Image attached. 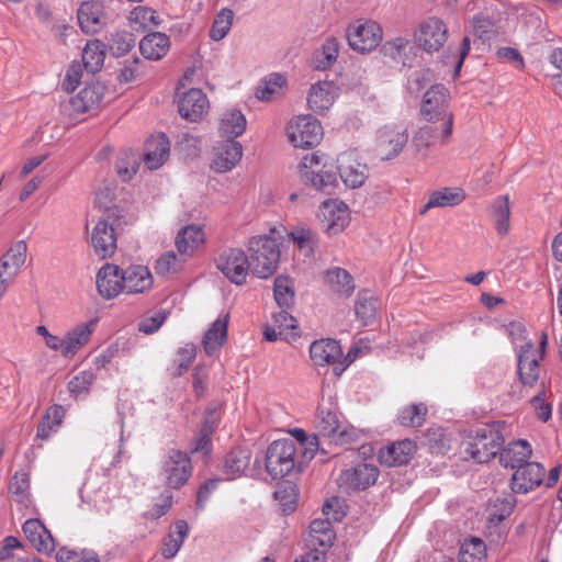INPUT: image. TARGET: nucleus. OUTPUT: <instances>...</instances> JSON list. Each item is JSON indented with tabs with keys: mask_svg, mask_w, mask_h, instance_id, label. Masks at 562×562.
<instances>
[{
	"mask_svg": "<svg viewBox=\"0 0 562 562\" xmlns=\"http://www.w3.org/2000/svg\"><path fill=\"white\" fill-rule=\"evenodd\" d=\"M79 25L86 34L101 32L109 22V15L101 1L91 0L80 4L78 12Z\"/></svg>",
	"mask_w": 562,
	"mask_h": 562,
	"instance_id": "nucleus-18",
	"label": "nucleus"
},
{
	"mask_svg": "<svg viewBox=\"0 0 562 562\" xmlns=\"http://www.w3.org/2000/svg\"><path fill=\"white\" fill-rule=\"evenodd\" d=\"M94 380L93 372L81 371L69 381L68 390L75 398L82 397L88 394Z\"/></svg>",
	"mask_w": 562,
	"mask_h": 562,
	"instance_id": "nucleus-55",
	"label": "nucleus"
},
{
	"mask_svg": "<svg viewBox=\"0 0 562 562\" xmlns=\"http://www.w3.org/2000/svg\"><path fill=\"white\" fill-rule=\"evenodd\" d=\"M123 279V270L119 266L104 265L98 271L95 279L99 294L105 300L114 299L124 291Z\"/></svg>",
	"mask_w": 562,
	"mask_h": 562,
	"instance_id": "nucleus-25",
	"label": "nucleus"
},
{
	"mask_svg": "<svg viewBox=\"0 0 562 562\" xmlns=\"http://www.w3.org/2000/svg\"><path fill=\"white\" fill-rule=\"evenodd\" d=\"M408 142V131L403 124H386L375 134L374 149L382 160L397 157Z\"/></svg>",
	"mask_w": 562,
	"mask_h": 562,
	"instance_id": "nucleus-8",
	"label": "nucleus"
},
{
	"mask_svg": "<svg viewBox=\"0 0 562 562\" xmlns=\"http://www.w3.org/2000/svg\"><path fill=\"white\" fill-rule=\"evenodd\" d=\"M189 525L186 520L179 519L170 528L169 532L162 540L161 554L166 559H173L189 535Z\"/></svg>",
	"mask_w": 562,
	"mask_h": 562,
	"instance_id": "nucleus-37",
	"label": "nucleus"
},
{
	"mask_svg": "<svg viewBox=\"0 0 562 562\" xmlns=\"http://www.w3.org/2000/svg\"><path fill=\"white\" fill-rule=\"evenodd\" d=\"M485 552V543L479 538H472L461 546L459 562H481Z\"/></svg>",
	"mask_w": 562,
	"mask_h": 562,
	"instance_id": "nucleus-53",
	"label": "nucleus"
},
{
	"mask_svg": "<svg viewBox=\"0 0 562 562\" xmlns=\"http://www.w3.org/2000/svg\"><path fill=\"white\" fill-rule=\"evenodd\" d=\"M286 83L284 76L270 74L256 88L255 95L260 101H271L279 95Z\"/></svg>",
	"mask_w": 562,
	"mask_h": 562,
	"instance_id": "nucleus-44",
	"label": "nucleus"
},
{
	"mask_svg": "<svg viewBox=\"0 0 562 562\" xmlns=\"http://www.w3.org/2000/svg\"><path fill=\"white\" fill-rule=\"evenodd\" d=\"M289 237L297 245L299 249L305 251L306 255L313 252L317 244V234L304 225L294 227L290 232Z\"/></svg>",
	"mask_w": 562,
	"mask_h": 562,
	"instance_id": "nucleus-50",
	"label": "nucleus"
},
{
	"mask_svg": "<svg viewBox=\"0 0 562 562\" xmlns=\"http://www.w3.org/2000/svg\"><path fill=\"white\" fill-rule=\"evenodd\" d=\"M302 454L292 439L276 440L267 449L266 469L273 479H282L295 469L301 470Z\"/></svg>",
	"mask_w": 562,
	"mask_h": 562,
	"instance_id": "nucleus-6",
	"label": "nucleus"
},
{
	"mask_svg": "<svg viewBox=\"0 0 562 562\" xmlns=\"http://www.w3.org/2000/svg\"><path fill=\"white\" fill-rule=\"evenodd\" d=\"M504 438L499 429L484 426L471 431L461 443V452L467 459L484 463L494 458L501 450Z\"/></svg>",
	"mask_w": 562,
	"mask_h": 562,
	"instance_id": "nucleus-3",
	"label": "nucleus"
},
{
	"mask_svg": "<svg viewBox=\"0 0 562 562\" xmlns=\"http://www.w3.org/2000/svg\"><path fill=\"white\" fill-rule=\"evenodd\" d=\"M415 36L424 50L438 52L448 40V27L442 20L430 16L420 22Z\"/></svg>",
	"mask_w": 562,
	"mask_h": 562,
	"instance_id": "nucleus-15",
	"label": "nucleus"
},
{
	"mask_svg": "<svg viewBox=\"0 0 562 562\" xmlns=\"http://www.w3.org/2000/svg\"><path fill=\"white\" fill-rule=\"evenodd\" d=\"M296 169L301 181L317 191L330 193L337 184L335 167L319 150L304 155Z\"/></svg>",
	"mask_w": 562,
	"mask_h": 562,
	"instance_id": "nucleus-1",
	"label": "nucleus"
},
{
	"mask_svg": "<svg viewBox=\"0 0 562 562\" xmlns=\"http://www.w3.org/2000/svg\"><path fill=\"white\" fill-rule=\"evenodd\" d=\"M339 54V44L336 38H328L323 44L319 57L316 59L317 69H326L333 65Z\"/></svg>",
	"mask_w": 562,
	"mask_h": 562,
	"instance_id": "nucleus-57",
	"label": "nucleus"
},
{
	"mask_svg": "<svg viewBox=\"0 0 562 562\" xmlns=\"http://www.w3.org/2000/svg\"><path fill=\"white\" fill-rule=\"evenodd\" d=\"M331 508V502H327L323 507L326 519H314L310 525V539L308 542L312 547H319L326 550L331 546L334 540V531L331 529L329 519V509Z\"/></svg>",
	"mask_w": 562,
	"mask_h": 562,
	"instance_id": "nucleus-32",
	"label": "nucleus"
},
{
	"mask_svg": "<svg viewBox=\"0 0 562 562\" xmlns=\"http://www.w3.org/2000/svg\"><path fill=\"white\" fill-rule=\"evenodd\" d=\"M251 272L261 279L271 277L278 268L280 260V244L270 235H258L249 238L247 243Z\"/></svg>",
	"mask_w": 562,
	"mask_h": 562,
	"instance_id": "nucleus-2",
	"label": "nucleus"
},
{
	"mask_svg": "<svg viewBox=\"0 0 562 562\" xmlns=\"http://www.w3.org/2000/svg\"><path fill=\"white\" fill-rule=\"evenodd\" d=\"M532 456L531 445L525 439H518L509 442L504 449L499 450V462L505 468L517 470L529 462Z\"/></svg>",
	"mask_w": 562,
	"mask_h": 562,
	"instance_id": "nucleus-28",
	"label": "nucleus"
},
{
	"mask_svg": "<svg viewBox=\"0 0 562 562\" xmlns=\"http://www.w3.org/2000/svg\"><path fill=\"white\" fill-rule=\"evenodd\" d=\"M243 157V146L237 140L226 139L213 149L211 168L216 172L231 171Z\"/></svg>",
	"mask_w": 562,
	"mask_h": 562,
	"instance_id": "nucleus-22",
	"label": "nucleus"
},
{
	"mask_svg": "<svg viewBox=\"0 0 562 562\" xmlns=\"http://www.w3.org/2000/svg\"><path fill=\"white\" fill-rule=\"evenodd\" d=\"M338 95L339 88L333 81H318L307 92V106L314 113L323 115L333 106Z\"/></svg>",
	"mask_w": 562,
	"mask_h": 562,
	"instance_id": "nucleus-20",
	"label": "nucleus"
},
{
	"mask_svg": "<svg viewBox=\"0 0 562 562\" xmlns=\"http://www.w3.org/2000/svg\"><path fill=\"white\" fill-rule=\"evenodd\" d=\"M166 318H167V313L165 311L155 312L154 314L144 317L139 322L138 329H139V331H142L146 335L154 334L161 327V325L165 323Z\"/></svg>",
	"mask_w": 562,
	"mask_h": 562,
	"instance_id": "nucleus-60",
	"label": "nucleus"
},
{
	"mask_svg": "<svg viewBox=\"0 0 562 562\" xmlns=\"http://www.w3.org/2000/svg\"><path fill=\"white\" fill-rule=\"evenodd\" d=\"M123 285L127 293H144L153 286V276L145 266H131L123 270Z\"/></svg>",
	"mask_w": 562,
	"mask_h": 562,
	"instance_id": "nucleus-33",
	"label": "nucleus"
},
{
	"mask_svg": "<svg viewBox=\"0 0 562 562\" xmlns=\"http://www.w3.org/2000/svg\"><path fill=\"white\" fill-rule=\"evenodd\" d=\"M130 23L134 30L145 31L158 26L159 18L153 9L138 5L131 12Z\"/></svg>",
	"mask_w": 562,
	"mask_h": 562,
	"instance_id": "nucleus-47",
	"label": "nucleus"
},
{
	"mask_svg": "<svg viewBox=\"0 0 562 562\" xmlns=\"http://www.w3.org/2000/svg\"><path fill=\"white\" fill-rule=\"evenodd\" d=\"M97 323L98 318H92L70 328L63 337L61 356L65 358H72L77 355V352L90 340Z\"/></svg>",
	"mask_w": 562,
	"mask_h": 562,
	"instance_id": "nucleus-24",
	"label": "nucleus"
},
{
	"mask_svg": "<svg viewBox=\"0 0 562 562\" xmlns=\"http://www.w3.org/2000/svg\"><path fill=\"white\" fill-rule=\"evenodd\" d=\"M450 137H443L442 124L427 123L418 127L412 136V148L419 158H426L429 155V149L437 145H445L449 142Z\"/></svg>",
	"mask_w": 562,
	"mask_h": 562,
	"instance_id": "nucleus-19",
	"label": "nucleus"
},
{
	"mask_svg": "<svg viewBox=\"0 0 562 562\" xmlns=\"http://www.w3.org/2000/svg\"><path fill=\"white\" fill-rule=\"evenodd\" d=\"M247 120L241 111L231 109L221 115L218 132L222 137L235 140L245 132Z\"/></svg>",
	"mask_w": 562,
	"mask_h": 562,
	"instance_id": "nucleus-38",
	"label": "nucleus"
},
{
	"mask_svg": "<svg viewBox=\"0 0 562 562\" xmlns=\"http://www.w3.org/2000/svg\"><path fill=\"white\" fill-rule=\"evenodd\" d=\"M274 497L279 501L282 512L290 514L294 512L296 506L295 493L293 487H281L274 493Z\"/></svg>",
	"mask_w": 562,
	"mask_h": 562,
	"instance_id": "nucleus-64",
	"label": "nucleus"
},
{
	"mask_svg": "<svg viewBox=\"0 0 562 562\" xmlns=\"http://www.w3.org/2000/svg\"><path fill=\"white\" fill-rule=\"evenodd\" d=\"M546 475L544 467L539 462H528L514 471L510 487L514 493L527 494L539 487Z\"/></svg>",
	"mask_w": 562,
	"mask_h": 562,
	"instance_id": "nucleus-17",
	"label": "nucleus"
},
{
	"mask_svg": "<svg viewBox=\"0 0 562 562\" xmlns=\"http://www.w3.org/2000/svg\"><path fill=\"white\" fill-rule=\"evenodd\" d=\"M27 254V245L24 240L14 243L9 250L3 255L13 266V268L21 269L25 263Z\"/></svg>",
	"mask_w": 562,
	"mask_h": 562,
	"instance_id": "nucleus-61",
	"label": "nucleus"
},
{
	"mask_svg": "<svg viewBox=\"0 0 562 562\" xmlns=\"http://www.w3.org/2000/svg\"><path fill=\"white\" fill-rule=\"evenodd\" d=\"M228 316L218 317L207 329L203 338V347L207 355H213L227 337Z\"/></svg>",
	"mask_w": 562,
	"mask_h": 562,
	"instance_id": "nucleus-40",
	"label": "nucleus"
},
{
	"mask_svg": "<svg viewBox=\"0 0 562 562\" xmlns=\"http://www.w3.org/2000/svg\"><path fill=\"white\" fill-rule=\"evenodd\" d=\"M170 143L165 134L151 136L145 146L144 162L150 170L160 168L168 159Z\"/></svg>",
	"mask_w": 562,
	"mask_h": 562,
	"instance_id": "nucleus-30",
	"label": "nucleus"
},
{
	"mask_svg": "<svg viewBox=\"0 0 562 562\" xmlns=\"http://www.w3.org/2000/svg\"><path fill=\"white\" fill-rule=\"evenodd\" d=\"M415 452V442L404 439L380 449L379 460L387 467H398L408 463Z\"/></svg>",
	"mask_w": 562,
	"mask_h": 562,
	"instance_id": "nucleus-27",
	"label": "nucleus"
},
{
	"mask_svg": "<svg viewBox=\"0 0 562 562\" xmlns=\"http://www.w3.org/2000/svg\"><path fill=\"white\" fill-rule=\"evenodd\" d=\"M427 407L425 404H411L404 407L397 415L402 426L418 427L425 422Z\"/></svg>",
	"mask_w": 562,
	"mask_h": 562,
	"instance_id": "nucleus-51",
	"label": "nucleus"
},
{
	"mask_svg": "<svg viewBox=\"0 0 562 562\" xmlns=\"http://www.w3.org/2000/svg\"><path fill=\"white\" fill-rule=\"evenodd\" d=\"M217 269L234 284L246 282L249 270V260L244 250L232 248L220 255L216 260Z\"/></svg>",
	"mask_w": 562,
	"mask_h": 562,
	"instance_id": "nucleus-13",
	"label": "nucleus"
},
{
	"mask_svg": "<svg viewBox=\"0 0 562 562\" xmlns=\"http://www.w3.org/2000/svg\"><path fill=\"white\" fill-rule=\"evenodd\" d=\"M138 157L133 153H123L116 161V172L123 181H128L138 169Z\"/></svg>",
	"mask_w": 562,
	"mask_h": 562,
	"instance_id": "nucleus-56",
	"label": "nucleus"
},
{
	"mask_svg": "<svg viewBox=\"0 0 562 562\" xmlns=\"http://www.w3.org/2000/svg\"><path fill=\"white\" fill-rule=\"evenodd\" d=\"M273 295L280 308H290L294 303L293 282L284 276L274 279Z\"/></svg>",
	"mask_w": 562,
	"mask_h": 562,
	"instance_id": "nucleus-48",
	"label": "nucleus"
},
{
	"mask_svg": "<svg viewBox=\"0 0 562 562\" xmlns=\"http://www.w3.org/2000/svg\"><path fill=\"white\" fill-rule=\"evenodd\" d=\"M379 475V469L369 463H359L353 468L341 471L337 482L339 487L349 490H366L373 485Z\"/></svg>",
	"mask_w": 562,
	"mask_h": 562,
	"instance_id": "nucleus-16",
	"label": "nucleus"
},
{
	"mask_svg": "<svg viewBox=\"0 0 562 562\" xmlns=\"http://www.w3.org/2000/svg\"><path fill=\"white\" fill-rule=\"evenodd\" d=\"M178 109L183 119L198 122L209 113L210 102L202 90L192 88L179 98Z\"/></svg>",
	"mask_w": 562,
	"mask_h": 562,
	"instance_id": "nucleus-21",
	"label": "nucleus"
},
{
	"mask_svg": "<svg viewBox=\"0 0 562 562\" xmlns=\"http://www.w3.org/2000/svg\"><path fill=\"white\" fill-rule=\"evenodd\" d=\"M233 19L234 13L232 10L226 8L222 9L215 15L212 27L210 30V37L215 42L223 40L232 29Z\"/></svg>",
	"mask_w": 562,
	"mask_h": 562,
	"instance_id": "nucleus-52",
	"label": "nucleus"
},
{
	"mask_svg": "<svg viewBox=\"0 0 562 562\" xmlns=\"http://www.w3.org/2000/svg\"><path fill=\"white\" fill-rule=\"evenodd\" d=\"M195 355L196 349L193 345H187L180 348L175 359L176 371L172 374L179 376L186 372L195 359Z\"/></svg>",
	"mask_w": 562,
	"mask_h": 562,
	"instance_id": "nucleus-58",
	"label": "nucleus"
},
{
	"mask_svg": "<svg viewBox=\"0 0 562 562\" xmlns=\"http://www.w3.org/2000/svg\"><path fill=\"white\" fill-rule=\"evenodd\" d=\"M186 265V258L175 251L162 254L156 261L155 271L159 276H169L180 272Z\"/></svg>",
	"mask_w": 562,
	"mask_h": 562,
	"instance_id": "nucleus-49",
	"label": "nucleus"
},
{
	"mask_svg": "<svg viewBox=\"0 0 562 562\" xmlns=\"http://www.w3.org/2000/svg\"><path fill=\"white\" fill-rule=\"evenodd\" d=\"M383 37V31L379 23L371 20H358L347 29L349 46L359 53H369L375 49Z\"/></svg>",
	"mask_w": 562,
	"mask_h": 562,
	"instance_id": "nucleus-11",
	"label": "nucleus"
},
{
	"mask_svg": "<svg viewBox=\"0 0 562 562\" xmlns=\"http://www.w3.org/2000/svg\"><path fill=\"white\" fill-rule=\"evenodd\" d=\"M205 235L201 226L187 225L182 227L176 237V247L178 252L186 257H192L195 251L204 244Z\"/></svg>",
	"mask_w": 562,
	"mask_h": 562,
	"instance_id": "nucleus-31",
	"label": "nucleus"
},
{
	"mask_svg": "<svg viewBox=\"0 0 562 562\" xmlns=\"http://www.w3.org/2000/svg\"><path fill=\"white\" fill-rule=\"evenodd\" d=\"M172 495L169 492H164L160 495L158 503L154 504L145 514L146 519H158L167 514L172 505Z\"/></svg>",
	"mask_w": 562,
	"mask_h": 562,
	"instance_id": "nucleus-63",
	"label": "nucleus"
},
{
	"mask_svg": "<svg viewBox=\"0 0 562 562\" xmlns=\"http://www.w3.org/2000/svg\"><path fill=\"white\" fill-rule=\"evenodd\" d=\"M310 356L314 364L324 367L336 363L342 357V350L335 339H321L311 345Z\"/></svg>",
	"mask_w": 562,
	"mask_h": 562,
	"instance_id": "nucleus-34",
	"label": "nucleus"
},
{
	"mask_svg": "<svg viewBox=\"0 0 562 562\" xmlns=\"http://www.w3.org/2000/svg\"><path fill=\"white\" fill-rule=\"evenodd\" d=\"M105 86L92 82L81 89L76 95L60 102V115L66 124L74 125L88 112L98 110L105 95Z\"/></svg>",
	"mask_w": 562,
	"mask_h": 562,
	"instance_id": "nucleus-4",
	"label": "nucleus"
},
{
	"mask_svg": "<svg viewBox=\"0 0 562 562\" xmlns=\"http://www.w3.org/2000/svg\"><path fill=\"white\" fill-rule=\"evenodd\" d=\"M23 532L32 546L40 552L50 553L55 541L49 530L40 519H29L23 524Z\"/></svg>",
	"mask_w": 562,
	"mask_h": 562,
	"instance_id": "nucleus-29",
	"label": "nucleus"
},
{
	"mask_svg": "<svg viewBox=\"0 0 562 562\" xmlns=\"http://www.w3.org/2000/svg\"><path fill=\"white\" fill-rule=\"evenodd\" d=\"M105 59V44L100 40L89 41L82 50V66L87 71L95 74Z\"/></svg>",
	"mask_w": 562,
	"mask_h": 562,
	"instance_id": "nucleus-42",
	"label": "nucleus"
},
{
	"mask_svg": "<svg viewBox=\"0 0 562 562\" xmlns=\"http://www.w3.org/2000/svg\"><path fill=\"white\" fill-rule=\"evenodd\" d=\"M547 346V335H541L540 349L531 341L520 346L518 351V374L524 385H533L539 378V360L542 359Z\"/></svg>",
	"mask_w": 562,
	"mask_h": 562,
	"instance_id": "nucleus-12",
	"label": "nucleus"
},
{
	"mask_svg": "<svg viewBox=\"0 0 562 562\" xmlns=\"http://www.w3.org/2000/svg\"><path fill=\"white\" fill-rule=\"evenodd\" d=\"M191 473V460L186 452L171 449L166 453L159 475L167 487H181L188 482Z\"/></svg>",
	"mask_w": 562,
	"mask_h": 562,
	"instance_id": "nucleus-9",
	"label": "nucleus"
},
{
	"mask_svg": "<svg viewBox=\"0 0 562 562\" xmlns=\"http://www.w3.org/2000/svg\"><path fill=\"white\" fill-rule=\"evenodd\" d=\"M379 307V301L371 293H359L355 310L363 325H369L375 319Z\"/></svg>",
	"mask_w": 562,
	"mask_h": 562,
	"instance_id": "nucleus-46",
	"label": "nucleus"
},
{
	"mask_svg": "<svg viewBox=\"0 0 562 562\" xmlns=\"http://www.w3.org/2000/svg\"><path fill=\"white\" fill-rule=\"evenodd\" d=\"M325 282L333 292L339 295L349 296L355 290L352 277L342 268L335 267L327 270Z\"/></svg>",
	"mask_w": 562,
	"mask_h": 562,
	"instance_id": "nucleus-41",
	"label": "nucleus"
},
{
	"mask_svg": "<svg viewBox=\"0 0 562 562\" xmlns=\"http://www.w3.org/2000/svg\"><path fill=\"white\" fill-rule=\"evenodd\" d=\"M251 452L247 448H235L229 451L223 462V473L227 480L240 477L249 469Z\"/></svg>",
	"mask_w": 562,
	"mask_h": 562,
	"instance_id": "nucleus-35",
	"label": "nucleus"
},
{
	"mask_svg": "<svg viewBox=\"0 0 562 562\" xmlns=\"http://www.w3.org/2000/svg\"><path fill=\"white\" fill-rule=\"evenodd\" d=\"M318 218L323 229L328 235H337L341 233L350 222L348 205L339 200H326L319 206Z\"/></svg>",
	"mask_w": 562,
	"mask_h": 562,
	"instance_id": "nucleus-14",
	"label": "nucleus"
},
{
	"mask_svg": "<svg viewBox=\"0 0 562 562\" xmlns=\"http://www.w3.org/2000/svg\"><path fill=\"white\" fill-rule=\"evenodd\" d=\"M496 57L501 63H509L519 70L525 69V59L519 50L514 47H499L496 50Z\"/></svg>",
	"mask_w": 562,
	"mask_h": 562,
	"instance_id": "nucleus-62",
	"label": "nucleus"
},
{
	"mask_svg": "<svg viewBox=\"0 0 562 562\" xmlns=\"http://www.w3.org/2000/svg\"><path fill=\"white\" fill-rule=\"evenodd\" d=\"M338 170L342 182L351 189L360 188L368 178L367 165L360 162L352 151L339 156Z\"/></svg>",
	"mask_w": 562,
	"mask_h": 562,
	"instance_id": "nucleus-23",
	"label": "nucleus"
},
{
	"mask_svg": "<svg viewBox=\"0 0 562 562\" xmlns=\"http://www.w3.org/2000/svg\"><path fill=\"white\" fill-rule=\"evenodd\" d=\"M491 217L499 236L509 232L510 207L508 195L497 196L491 205Z\"/></svg>",
	"mask_w": 562,
	"mask_h": 562,
	"instance_id": "nucleus-39",
	"label": "nucleus"
},
{
	"mask_svg": "<svg viewBox=\"0 0 562 562\" xmlns=\"http://www.w3.org/2000/svg\"><path fill=\"white\" fill-rule=\"evenodd\" d=\"M420 115L428 123L442 124L443 137H451L453 115L449 111V91L445 86L434 85L425 92L420 103Z\"/></svg>",
	"mask_w": 562,
	"mask_h": 562,
	"instance_id": "nucleus-5",
	"label": "nucleus"
},
{
	"mask_svg": "<svg viewBox=\"0 0 562 562\" xmlns=\"http://www.w3.org/2000/svg\"><path fill=\"white\" fill-rule=\"evenodd\" d=\"M135 45L133 34L121 31L111 35L108 46L113 56L120 57L127 54Z\"/></svg>",
	"mask_w": 562,
	"mask_h": 562,
	"instance_id": "nucleus-54",
	"label": "nucleus"
},
{
	"mask_svg": "<svg viewBox=\"0 0 562 562\" xmlns=\"http://www.w3.org/2000/svg\"><path fill=\"white\" fill-rule=\"evenodd\" d=\"M465 199V193L460 188H443L435 191L428 199V207H446L454 206L462 203Z\"/></svg>",
	"mask_w": 562,
	"mask_h": 562,
	"instance_id": "nucleus-45",
	"label": "nucleus"
},
{
	"mask_svg": "<svg viewBox=\"0 0 562 562\" xmlns=\"http://www.w3.org/2000/svg\"><path fill=\"white\" fill-rule=\"evenodd\" d=\"M91 246L94 252L102 259L111 257L116 249V236L113 225L104 218H100L91 231Z\"/></svg>",
	"mask_w": 562,
	"mask_h": 562,
	"instance_id": "nucleus-26",
	"label": "nucleus"
},
{
	"mask_svg": "<svg viewBox=\"0 0 562 562\" xmlns=\"http://www.w3.org/2000/svg\"><path fill=\"white\" fill-rule=\"evenodd\" d=\"M213 429V425H210L206 420L204 427L200 430L198 437L193 441V452H201L204 456H209L211 453V435Z\"/></svg>",
	"mask_w": 562,
	"mask_h": 562,
	"instance_id": "nucleus-59",
	"label": "nucleus"
},
{
	"mask_svg": "<svg viewBox=\"0 0 562 562\" xmlns=\"http://www.w3.org/2000/svg\"><path fill=\"white\" fill-rule=\"evenodd\" d=\"M315 427L322 437L328 438L335 445H346L352 440L351 432L344 426L331 404H321L315 416Z\"/></svg>",
	"mask_w": 562,
	"mask_h": 562,
	"instance_id": "nucleus-10",
	"label": "nucleus"
},
{
	"mask_svg": "<svg viewBox=\"0 0 562 562\" xmlns=\"http://www.w3.org/2000/svg\"><path fill=\"white\" fill-rule=\"evenodd\" d=\"M170 48L169 37L161 32H153L144 36L139 42L142 55L149 60L161 59Z\"/></svg>",
	"mask_w": 562,
	"mask_h": 562,
	"instance_id": "nucleus-36",
	"label": "nucleus"
},
{
	"mask_svg": "<svg viewBox=\"0 0 562 562\" xmlns=\"http://www.w3.org/2000/svg\"><path fill=\"white\" fill-rule=\"evenodd\" d=\"M291 435L295 439L297 451L302 454V465H306L316 454L319 448L317 435L308 436L303 429L294 428Z\"/></svg>",
	"mask_w": 562,
	"mask_h": 562,
	"instance_id": "nucleus-43",
	"label": "nucleus"
},
{
	"mask_svg": "<svg viewBox=\"0 0 562 562\" xmlns=\"http://www.w3.org/2000/svg\"><path fill=\"white\" fill-rule=\"evenodd\" d=\"M285 135L293 147L308 149L322 142L324 130L322 123L312 114H300L289 120Z\"/></svg>",
	"mask_w": 562,
	"mask_h": 562,
	"instance_id": "nucleus-7",
	"label": "nucleus"
}]
</instances>
